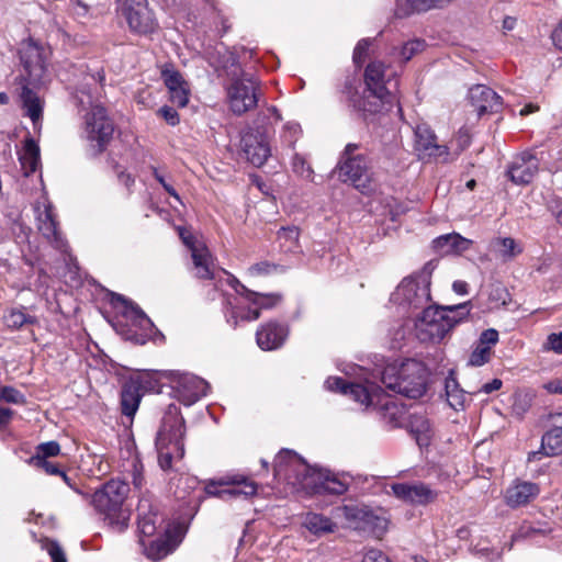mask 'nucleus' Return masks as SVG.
<instances>
[{
    "label": "nucleus",
    "mask_w": 562,
    "mask_h": 562,
    "mask_svg": "<svg viewBox=\"0 0 562 562\" xmlns=\"http://www.w3.org/2000/svg\"><path fill=\"white\" fill-rule=\"evenodd\" d=\"M191 258L194 266L195 277L202 280L214 279V263L206 246L193 248Z\"/></svg>",
    "instance_id": "30"
},
{
    "label": "nucleus",
    "mask_w": 562,
    "mask_h": 562,
    "mask_svg": "<svg viewBox=\"0 0 562 562\" xmlns=\"http://www.w3.org/2000/svg\"><path fill=\"white\" fill-rule=\"evenodd\" d=\"M456 142L458 144V151L456 153L457 155L469 147L471 143V134L467 127H461L458 131L456 135Z\"/></svg>",
    "instance_id": "57"
},
{
    "label": "nucleus",
    "mask_w": 562,
    "mask_h": 562,
    "mask_svg": "<svg viewBox=\"0 0 562 562\" xmlns=\"http://www.w3.org/2000/svg\"><path fill=\"white\" fill-rule=\"evenodd\" d=\"M37 228L43 237L57 250L66 251L67 243L58 229L55 214L50 203H44V210H38Z\"/></svg>",
    "instance_id": "20"
},
{
    "label": "nucleus",
    "mask_w": 562,
    "mask_h": 562,
    "mask_svg": "<svg viewBox=\"0 0 562 562\" xmlns=\"http://www.w3.org/2000/svg\"><path fill=\"white\" fill-rule=\"evenodd\" d=\"M60 452V446L56 441H48L37 446L36 454L32 458H44L58 456Z\"/></svg>",
    "instance_id": "48"
},
{
    "label": "nucleus",
    "mask_w": 562,
    "mask_h": 562,
    "mask_svg": "<svg viewBox=\"0 0 562 562\" xmlns=\"http://www.w3.org/2000/svg\"><path fill=\"white\" fill-rule=\"evenodd\" d=\"M159 114L171 126L177 125L180 121L178 112L175 109L167 105L159 109Z\"/></svg>",
    "instance_id": "60"
},
{
    "label": "nucleus",
    "mask_w": 562,
    "mask_h": 562,
    "mask_svg": "<svg viewBox=\"0 0 562 562\" xmlns=\"http://www.w3.org/2000/svg\"><path fill=\"white\" fill-rule=\"evenodd\" d=\"M325 386L329 391H337L344 395L350 396L355 402L359 403L360 405L363 404L364 398H369L370 384H366V385L358 384V383L347 384L344 379L334 376V378H328L326 380Z\"/></svg>",
    "instance_id": "28"
},
{
    "label": "nucleus",
    "mask_w": 562,
    "mask_h": 562,
    "mask_svg": "<svg viewBox=\"0 0 562 562\" xmlns=\"http://www.w3.org/2000/svg\"><path fill=\"white\" fill-rule=\"evenodd\" d=\"M492 357V350H490L488 347H482L476 344L474 349L472 350L469 360L468 366L471 367H481L485 363H487L491 360Z\"/></svg>",
    "instance_id": "43"
},
{
    "label": "nucleus",
    "mask_w": 562,
    "mask_h": 562,
    "mask_svg": "<svg viewBox=\"0 0 562 562\" xmlns=\"http://www.w3.org/2000/svg\"><path fill=\"white\" fill-rule=\"evenodd\" d=\"M160 75L169 91L170 101L179 108H184L189 102L190 89L182 75L172 64H164Z\"/></svg>",
    "instance_id": "17"
},
{
    "label": "nucleus",
    "mask_w": 562,
    "mask_h": 562,
    "mask_svg": "<svg viewBox=\"0 0 562 562\" xmlns=\"http://www.w3.org/2000/svg\"><path fill=\"white\" fill-rule=\"evenodd\" d=\"M241 148L252 166L261 167L271 155L268 131L262 127L247 130L241 137Z\"/></svg>",
    "instance_id": "13"
},
{
    "label": "nucleus",
    "mask_w": 562,
    "mask_h": 562,
    "mask_svg": "<svg viewBox=\"0 0 562 562\" xmlns=\"http://www.w3.org/2000/svg\"><path fill=\"white\" fill-rule=\"evenodd\" d=\"M546 532V530L543 529H538V528H535L532 526H529V525H524L519 528V530L513 536V540L514 541H517V540H520V539H526V538H532L537 533H543Z\"/></svg>",
    "instance_id": "58"
},
{
    "label": "nucleus",
    "mask_w": 562,
    "mask_h": 562,
    "mask_svg": "<svg viewBox=\"0 0 562 562\" xmlns=\"http://www.w3.org/2000/svg\"><path fill=\"white\" fill-rule=\"evenodd\" d=\"M292 165H293L294 171L302 176L311 177V175L313 173V170L306 164L305 159L299 155H295L293 157Z\"/></svg>",
    "instance_id": "59"
},
{
    "label": "nucleus",
    "mask_w": 562,
    "mask_h": 562,
    "mask_svg": "<svg viewBox=\"0 0 562 562\" xmlns=\"http://www.w3.org/2000/svg\"><path fill=\"white\" fill-rule=\"evenodd\" d=\"M83 80L76 93L78 105L86 112L82 116V137L100 154L110 144L114 133V124L100 102L104 72L100 70L86 75Z\"/></svg>",
    "instance_id": "1"
},
{
    "label": "nucleus",
    "mask_w": 562,
    "mask_h": 562,
    "mask_svg": "<svg viewBox=\"0 0 562 562\" xmlns=\"http://www.w3.org/2000/svg\"><path fill=\"white\" fill-rule=\"evenodd\" d=\"M140 541L145 548L146 555L154 561L161 560L170 553V547L165 540L157 539L146 542L142 538Z\"/></svg>",
    "instance_id": "41"
},
{
    "label": "nucleus",
    "mask_w": 562,
    "mask_h": 562,
    "mask_svg": "<svg viewBox=\"0 0 562 562\" xmlns=\"http://www.w3.org/2000/svg\"><path fill=\"white\" fill-rule=\"evenodd\" d=\"M542 350L562 355V331L550 334L542 345Z\"/></svg>",
    "instance_id": "51"
},
{
    "label": "nucleus",
    "mask_w": 562,
    "mask_h": 562,
    "mask_svg": "<svg viewBox=\"0 0 562 562\" xmlns=\"http://www.w3.org/2000/svg\"><path fill=\"white\" fill-rule=\"evenodd\" d=\"M41 543L42 548L47 551L53 562H67L66 554L57 541L45 538Z\"/></svg>",
    "instance_id": "44"
},
{
    "label": "nucleus",
    "mask_w": 562,
    "mask_h": 562,
    "mask_svg": "<svg viewBox=\"0 0 562 562\" xmlns=\"http://www.w3.org/2000/svg\"><path fill=\"white\" fill-rule=\"evenodd\" d=\"M540 494V486L530 481L514 480L504 491L503 499L512 509L521 508L532 503Z\"/></svg>",
    "instance_id": "16"
},
{
    "label": "nucleus",
    "mask_w": 562,
    "mask_h": 562,
    "mask_svg": "<svg viewBox=\"0 0 562 562\" xmlns=\"http://www.w3.org/2000/svg\"><path fill=\"white\" fill-rule=\"evenodd\" d=\"M120 300L124 304V316L127 321H130L134 326L138 327L144 336H150L154 330V323L151 319L145 314V312L132 301H128L124 297H120Z\"/></svg>",
    "instance_id": "29"
},
{
    "label": "nucleus",
    "mask_w": 562,
    "mask_h": 562,
    "mask_svg": "<svg viewBox=\"0 0 562 562\" xmlns=\"http://www.w3.org/2000/svg\"><path fill=\"white\" fill-rule=\"evenodd\" d=\"M554 431L562 434V412L552 413L549 415Z\"/></svg>",
    "instance_id": "64"
},
{
    "label": "nucleus",
    "mask_w": 562,
    "mask_h": 562,
    "mask_svg": "<svg viewBox=\"0 0 562 562\" xmlns=\"http://www.w3.org/2000/svg\"><path fill=\"white\" fill-rule=\"evenodd\" d=\"M468 99L476 111L477 116L485 113H496L502 109V98L494 90L484 85L471 87Z\"/></svg>",
    "instance_id": "19"
},
{
    "label": "nucleus",
    "mask_w": 562,
    "mask_h": 562,
    "mask_svg": "<svg viewBox=\"0 0 562 562\" xmlns=\"http://www.w3.org/2000/svg\"><path fill=\"white\" fill-rule=\"evenodd\" d=\"M304 526L316 536L331 533L337 528L335 522L319 514H307L304 520Z\"/></svg>",
    "instance_id": "39"
},
{
    "label": "nucleus",
    "mask_w": 562,
    "mask_h": 562,
    "mask_svg": "<svg viewBox=\"0 0 562 562\" xmlns=\"http://www.w3.org/2000/svg\"><path fill=\"white\" fill-rule=\"evenodd\" d=\"M362 562H390V560L381 550L369 549L366 552Z\"/></svg>",
    "instance_id": "61"
},
{
    "label": "nucleus",
    "mask_w": 562,
    "mask_h": 562,
    "mask_svg": "<svg viewBox=\"0 0 562 562\" xmlns=\"http://www.w3.org/2000/svg\"><path fill=\"white\" fill-rule=\"evenodd\" d=\"M425 47V42L414 40L405 43L401 49V55L405 61H408L415 54L422 52Z\"/></svg>",
    "instance_id": "52"
},
{
    "label": "nucleus",
    "mask_w": 562,
    "mask_h": 562,
    "mask_svg": "<svg viewBox=\"0 0 562 562\" xmlns=\"http://www.w3.org/2000/svg\"><path fill=\"white\" fill-rule=\"evenodd\" d=\"M470 302H465L458 305H451V306H445L439 307L441 311V315L450 321H454L453 327L457 326L460 322L465 319L468 315L470 314Z\"/></svg>",
    "instance_id": "42"
},
{
    "label": "nucleus",
    "mask_w": 562,
    "mask_h": 562,
    "mask_svg": "<svg viewBox=\"0 0 562 562\" xmlns=\"http://www.w3.org/2000/svg\"><path fill=\"white\" fill-rule=\"evenodd\" d=\"M435 9L431 0H405L398 2L396 7V15L400 18L407 16L414 13H422Z\"/></svg>",
    "instance_id": "40"
},
{
    "label": "nucleus",
    "mask_w": 562,
    "mask_h": 562,
    "mask_svg": "<svg viewBox=\"0 0 562 562\" xmlns=\"http://www.w3.org/2000/svg\"><path fill=\"white\" fill-rule=\"evenodd\" d=\"M381 379L389 390L409 398H418L426 392L427 371L416 360H407L400 366H386Z\"/></svg>",
    "instance_id": "3"
},
{
    "label": "nucleus",
    "mask_w": 562,
    "mask_h": 562,
    "mask_svg": "<svg viewBox=\"0 0 562 562\" xmlns=\"http://www.w3.org/2000/svg\"><path fill=\"white\" fill-rule=\"evenodd\" d=\"M19 54L26 74V78H23L22 81L40 83L47 72L48 59L52 55L50 48L30 37L21 43Z\"/></svg>",
    "instance_id": "7"
},
{
    "label": "nucleus",
    "mask_w": 562,
    "mask_h": 562,
    "mask_svg": "<svg viewBox=\"0 0 562 562\" xmlns=\"http://www.w3.org/2000/svg\"><path fill=\"white\" fill-rule=\"evenodd\" d=\"M153 175H154L155 179L162 186V188L171 196H173L177 201H180V198H179V194L177 193V191L173 189V187H171L169 183L166 182L164 177L158 172V170L155 167H153Z\"/></svg>",
    "instance_id": "62"
},
{
    "label": "nucleus",
    "mask_w": 562,
    "mask_h": 562,
    "mask_svg": "<svg viewBox=\"0 0 562 562\" xmlns=\"http://www.w3.org/2000/svg\"><path fill=\"white\" fill-rule=\"evenodd\" d=\"M19 160L25 176L36 171L40 165V147L32 137L24 139L22 151L19 153Z\"/></svg>",
    "instance_id": "32"
},
{
    "label": "nucleus",
    "mask_w": 562,
    "mask_h": 562,
    "mask_svg": "<svg viewBox=\"0 0 562 562\" xmlns=\"http://www.w3.org/2000/svg\"><path fill=\"white\" fill-rule=\"evenodd\" d=\"M394 295L396 300H402L416 308L422 307L430 299L429 290L426 286H420L414 280H403Z\"/></svg>",
    "instance_id": "24"
},
{
    "label": "nucleus",
    "mask_w": 562,
    "mask_h": 562,
    "mask_svg": "<svg viewBox=\"0 0 562 562\" xmlns=\"http://www.w3.org/2000/svg\"><path fill=\"white\" fill-rule=\"evenodd\" d=\"M30 85L29 81H23L19 93V101L24 115L30 117L34 128H38L43 119L45 101Z\"/></svg>",
    "instance_id": "21"
},
{
    "label": "nucleus",
    "mask_w": 562,
    "mask_h": 562,
    "mask_svg": "<svg viewBox=\"0 0 562 562\" xmlns=\"http://www.w3.org/2000/svg\"><path fill=\"white\" fill-rule=\"evenodd\" d=\"M220 484L234 485L232 488L223 490L224 499L239 496L251 497L258 491V484L243 474L227 475L220 480Z\"/></svg>",
    "instance_id": "25"
},
{
    "label": "nucleus",
    "mask_w": 562,
    "mask_h": 562,
    "mask_svg": "<svg viewBox=\"0 0 562 562\" xmlns=\"http://www.w3.org/2000/svg\"><path fill=\"white\" fill-rule=\"evenodd\" d=\"M300 232L295 226L281 227L278 231V239L296 244L299 240Z\"/></svg>",
    "instance_id": "54"
},
{
    "label": "nucleus",
    "mask_w": 562,
    "mask_h": 562,
    "mask_svg": "<svg viewBox=\"0 0 562 562\" xmlns=\"http://www.w3.org/2000/svg\"><path fill=\"white\" fill-rule=\"evenodd\" d=\"M116 11L133 33L146 35L157 27V21L147 0H117Z\"/></svg>",
    "instance_id": "8"
},
{
    "label": "nucleus",
    "mask_w": 562,
    "mask_h": 562,
    "mask_svg": "<svg viewBox=\"0 0 562 562\" xmlns=\"http://www.w3.org/2000/svg\"><path fill=\"white\" fill-rule=\"evenodd\" d=\"M498 341V331L496 329L490 328L482 331L480 335L477 345L482 347H488L492 350V347L495 346Z\"/></svg>",
    "instance_id": "53"
},
{
    "label": "nucleus",
    "mask_w": 562,
    "mask_h": 562,
    "mask_svg": "<svg viewBox=\"0 0 562 562\" xmlns=\"http://www.w3.org/2000/svg\"><path fill=\"white\" fill-rule=\"evenodd\" d=\"M259 87L252 79H239L228 89L229 106L235 114H244L258 103Z\"/></svg>",
    "instance_id": "14"
},
{
    "label": "nucleus",
    "mask_w": 562,
    "mask_h": 562,
    "mask_svg": "<svg viewBox=\"0 0 562 562\" xmlns=\"http://www.w3.org/2000/svg\"><path fill=\"white\" fill-rule=\"evenodd\" d=\"M130 486L122 480H110L90 497V504L104 520L117 531H123L130 520L128 510L123 508Z\"/></svg>",
    "instance_id": "2"
},
{
    "label": "nucleus",
    "mask_w": 562,
    "mask_h": 562,
    "mask_svg": "<svg viewBox=\"0 0 562 562\" xmlns=\"http://www.w3.org/2000/svg\"><path fill=\"white\" fill-rule=\"evenodd\" d=\"M180 387V392L187 397V404H192L206 395L207 384L195 375L182 374Z\"/></svg>",
    "instance_id": "33"
},
{
    "label": "nucleus",
    "mask_w": 562,
    "mask_h": 562,
    "mask_svg": "<svg viewBox=\"0 0 562 562\" xmlns=\"http://www.w3.org/2000/svg\"><path fill=\"white\" fill-rule=\"evenodd\" d=\"M238 288H235L236 292L240 294L245 303L248 304L247 310L240 305L232 306L231 311L227 312V322L233 325H237L238 321H256L260 316V311L263 308H272L281 302V295L279 294H262L250 291L244 285L239 284L237 280H234Z\"/></svg>",
    "instance_id": "5"
},
{
    "label": "nucleus",
    "mask_w": 562,
    "mask_h": 562,
    "mask_svg": "<svg viewBox=\"0 0 562 562\" xmlns=\"http://www.w3.org/2000/svg\"><path fill=\"white\" fill-rule=\"evenodd\" d=\"M362 406L375 409L393 428L405 426L411 416L402 403L373 383H370L369 398H364Z\"/></svg>",
    "instance_id": "6"
},
{
    "label": "nucleus",
    "mask_w": 562,
    "mask_h": 562,
    "mask_svg": "<svg viewBox=\"0 0 562 562\" xmlns=\"http://www.w3.org/2000/svg\"><path fill=\"white\" fill-rule=\"evenodd\" d=\"M414 148L420 159L449 160V149L445 145L437 144V136L425 123L415 128Z\"/></svg>",
    "instance_id": "15"
},
{
    "label": "nucleus",
    "mask_w": 562,
    "mask_h": 562,
    "mask_svg": "<svg viewBox=\"0 0 562 562\" xmlns=\"http://www.w3.org/2000/svg\"><path fill=\"white\" fill-rule=\"evenodd\" d=\"M0 400L12 404H23L25 402L24 395L12 386L0 387Z\"/></svg>",
    "instance_id": "49"
},
{
    "label": "nucleus",
    "mask_w": 562,
    "mask_h": 562,
    "mask_svg": "<svg viewBox=\"0 0 562 562\" xmlns=\"http://www.w3.org/2000/svg\"><path fill=\"white\" fill-rule=\"evenodd\" d=\"M154 505L149 497H142L137 505V526L138 531L143 537H151L157 530V522L159 520L158 514L153 510Z\"/></svg>",
    "instance_id": "26"
},
{
    "label": "nucleus",
    "mask_w": 562,
    "mask_h": 562,
    "mask_svg": "<svg viewBox=\"0 0 562 562\" xmlns=\"http://www.w3.org/2000/svg\"><path fill=\"white\" fill-rule=\"evenodd\" d=\"M539 170L538 159L530 153H522L512 162L508 175L516 184H528Z\"/></svg>",
    "instance_id": "22"
},
{
    "label": "nucleus",
    "mask_w": 562,
    "mask_h": 562,
    "mask_svg": "<svg viewBox=\"0 0 562 562\" xmlns=\"http://www.w3.org/2000/svg\"><path fill=\"white\" fill-rule=\"evenodd\" d=\"M393 74H386L384 64L380 61L370 63L364 72V82L370 91L371 95L375 98L373 105L363 104V111L374 113L379 112L385 102H389L391 92L387 85L391 83V76Z\"/></svg>",
    "instance_id": "10"
},
{
    "label": "nucleus",
    "mask_w": 562,
    "mask_h": 562,
    "mask_svg": "<svg viewBox=\"0 0 562 562\" xmlns=\"http://www.w3.org/2000/svg\"><path fill=\"white\" fill-rule=\"evenodd\" d=\"M490 250L502 261H509L521 252V248L510 237H496L490 243Z\"/></svg>",
    "instance_id": "35"
},
{
    "label": "nucleus",
    "mask_w": 562,
    "mask_h": 562,
    "mask_svg": "<svg viewBox=\"0 0 562 562\" xmlns=\"http://www.w3.org/2000/svg\"><path fill=\"white\" fill-rule=\"evenodd\" d=\"M184 422L183 418L175 412H169L164 416L162 424L156 438V449L158 453V463L162 470L171 469L175 459H182Z\"/></svg>",
    "instance_id": "4"
},
{
    "label": "nucleus",
    "mask_w": 562,
    "mask_h": 562,
    "mask_svg": "<svg viewBox=\"0 0 562 562\" xmlns=\"http://www.w3.org/2000/svg\"><path fill=\"white\" fill-rule=\"evenodd\" d=\"M369 46H370L369 40H361L358 42V44L353 50V61L357 65H361L364 61Z\"/></svg>",
    "instance_id": "56"
},
{
    "label": "nucleus",
    "mask_w": 562,
    "mask_h": 562,
    "mask_svg": "<svg viewBox=\"0 0 562 562\" xmlns=\"http://www.w3.org/2000/svg\"><path fill=\"white\" fill-rule=\"evenodd\" d=\"M438 306H427L416 319V335L422 341H440L453 328Z\"/></svg>",
    "instance_id": "11"
},
{
    "label": "nucleus",
    "mask_w": 562,
    "mask_h": 562,
    "mask_svg": "<svg viewBox=\"0 0 562 562\" xmlns=\"http://www.w3.org/2000/svg\"><path fill=\"white\" fill-rule=\"evenodd\" d=\"M419 447H427L431 438V427L424 416L411 415L406 423Z\"/></svg>",
    "instance_id": "37"
},
{
    "label": "nucleus",
    "mask_w": 562,
    "mask_h": 562,
    "mask_svg": "<svg viewBox=\"0 0 562 562\" xmlns=\"http://www.w3.org/2000/svg\"><path fill=\"white\" fill-rule=\"evenodd\" d=\"M280 452L277 454L276 459H274V476L280 479V480H284V481H291L292 480V474L289 473V469H290V459L288 460V458H284V460H282V462H280Z\"/></svg>",
    "instance_id": "50"
},
{
    "label": "nucleus",
    "mask_w": 562,
    "mask_h": 562,
    "mask_svg": "<svg viewBox=\"0 0 562 562\" xmlns=\"http://www.w3.org/2000/svg\"><path fill=\"white\" fill-rule=\"evenodd\" d=\"M391 490L398 499L412 505H427L435 502L438 496L437 491L424 483H395Z\"/></svg>",
    "instance_id": "18"
},
{
    "label": "nucleus",
    "mask_w": 562,
    "mask_h": 562,
    "mask_svg": "<svg viewBox=\"0 0 562 562\" xmlns=\"http://www.w3.org/2000/svg\"><path fill=\"white\" fill-rule=\"evenodd\" d=\"M562 453V434L549 429L541 440V448L528 454V461L540 460L541 456L553 457Z\"/></svg>",
    "instance_id": "31"
},
{
    "label": "nucleus",
    "mask_w": 562,
    "mask_h": 562,
    "mask_svg": "<svg viewBox=\"0 0 562 562\" xmlns=\"http://www.w3.org/2000/svg\"><path fill=\"white\" fill-rule=\"evenodd\" d=\"M543 389L551 394H562V379H553L543 384Z\"/></svg>",
    "instance_id": "63"
},
{
    "label": "nucleus",
    "mask_w": 562,
    "mask_h": 562,
    "mask_svg": "<svg viewBox=\"0 0 562 562\" xmlns=\"http://www.w3.org/2000/svg\"><path fill=\"white\" fill-rule=\"evenodd\" d=\"M140 401L139 389L135 383H126L121 392L122 412L126 416H133Z\"/></svg>",
    "instance_id": "38"
},
{
    "label": "nucleus",
    "mask_w": 562,
    "mask_h": 562,
    "mask_svg": "<svg viewBox=\"0 0 562 562\" xmlns=\"http://www.w3.org/2000/svg\"><path fill=\"white\" fill-rule=\"evenodd\" d=\"M284 458H290L289 473L292 474V480L286 482L292 485L303 484L310 472V467L294 451L288 449L281 450L280 460L282 461Z\"/></svg>",
    "instance_id": "34"
},
{
    "label": "nucleus",
    "mask_w": 562,
    "mask_h": 562,
    "mask_svg": "<svg viewBox=\"0 0 562 562\" xmlns=\"http://www.w3.org/2000/svg\"><path fill=\"white\" fill-rule=\"evenodd\" d=\"M357 145L348 144L345 148V160L340 165V176L345 182L349 181L355 188L364 191L369 188L370 176L367 159L361 156H352Z\"/></svg>",
    "instance_id": "12"
},
{
    "label": "nucleus",
    "mask_w": 562,
    "mask_h": 562,
    "mask_svg": "<svg viewBox=\"0 0 562 562\" xmlns=\"http://www.w3.org/2000/svg\"><path fill=\"white\" fill-rule=\"evenodd\" d=\"M277 270V266L273 263H270L268 261H261L258 263L252 265L249 268V273L251 276H261V274H270Z\"/></svg>",
    "instance_id": "55"
},
{
    "label": "nucleus",
    "mask_w": 562,
    "mask_h": 562,
    "mask_svg": "<svg viewBox=\"0 0 562 562\" xmlns=\"http://www.w3.org/2000/svg\"><path fill=\"white\" fill-rule=\"evenodd\" d=\"M30 463L36 468L43 469L47 474L60 475L64 479V481L68 483V476L66 475V473L60 471L55 463L47 461V459L31 458Z\"/></svg>",
    "instance_id": "46"
},
{
    "label": "nucleus",
    "mask_w": 562,
    "mask_h": 562,
    "mask_svg": "<svg viewBox=\"0 0 562 562\" xmlns=\"http://www.w3.org/2000/svg\"><path fill=\"white\" fill-rule=\"evenodd\" d=\"M472 244L471 239L457 233L442 235L434 240L435 249L443 256L460 255L469 250Z\"/></svg>",
    "instance_id": "27"
},
{
    "label": "nucleus",
    "mask_w": 562,
    "mask_h": 562,
    "mask_svg": "<svg viewBox=\"0 0 562 562\" xmlns=\"http://www.w3.org/2000/svg\"><path fill=\"white\" fill-rule=\"evenodd\" d=\"M288 334L289 330L285 325L270 322L258 328L256 339L262 350H274L284 344Z\"/></svg>",
    "instance_id": "23"
},
{
    "label": "nucleus",
    "mask_w": 562,
    "mask_h": 562,
    "mask_svg": "<svg viewBox=\"0 0 562 562\" xmlns=\"http://www.w3.org/2000/svg\"><path fill=\"white\" fill-rule=\"evenodd\" d=\"M322 487L324 491L336 495H341L347 491V485L345 483L329 474L324 476Z\"/></svg>",
    "instance_id": "47"
},
{
    "label": "nucleus",
    "mask_w": 562,
    "mask_h": 562,
    "mask_svg": "<svg viewBox=\"0 0 562 562\" xmlns=\"http://www.w3.org/2000/svg\"><path fill=\"white\" fill-rule=\"evenodd\" d=\"M342 515L350 528L370 532L381 537L387 530L389 519L384 514H378L368 506L345 505Z\"/></svg>",
    "instance_id": "9"
},
{
    "label": "nucleus",
    "mask_w": 562,
    "mask_h": 562,
    "mask_svg": "<svg viewBox=\"0 0 562 562\" xmlns=\"http://www.w3.org/2000/svg\"><path fill=\"white\" fill-rule=\"evenodd\" d=\"M446 396L449 405L456 409H463L468 401V394L460 387L453 372L445 380Z\"/></svg>",
    "instance_id": "36"
},
{
    "label": "nucleus",
    "mask_w": 562,
    "mask_h": 562,
    "mask_svg": "<svg viewBox=\"0 0 562 562\" xmlns=\"http://www.w3.org/2000/svg\"><path fill=\"white\" fill-rule=\"evenodd\" d=\"M5 325L9 328L12 329H19L23 325L27 323H33V318L31 316H27L22 311L12 310L5 317H4Z\"/></svg>",
    "instance_id": "45"
}]
</instances>
